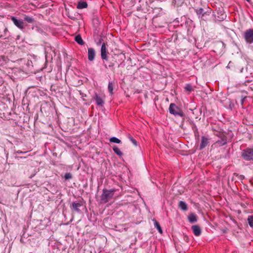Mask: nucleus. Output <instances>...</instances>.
<instances>
[{
  "instance_id": "23",
  "label": "nucleus",
  "mask_w": 253,
  "mask_h": 253,
  "mask_svg": "<svg viewBox=\"0 0 253 253\" xmlns=\"http://www.w3.org/2000/svg\"><path fill=\"white\" fill-rule=\"evenodd\" d=\"M24 19L29 23H32L34 22V19L33 17L27 15L24 16Z\"/></svg>"
},
{
  "instance_id": "8",
  "label": "nucleus",
  "mask_w": 253,
  "mask_h": 253,
  "mask_svg": "<svg viewBox=\"0 0 253 253\" xmlns=\"http://www.w3.org/2000/svg\"><path fill=\"white\" fill-rule=\"evenodd\" d=\"M108 53L107 49L106 47V44L103 42L101 48V57L103 60H105L106 61L108 60Z\"/></svg>"
},
{
  "instance_id": "25",
  "label": "nucleus",
  "mask_w": 253,
  "mask_h": 253,
  "mask_svg": "<svg viewBox=\"0 0 253 253\" xmlns=\"http://www.w3.org/2000/svg\"><path fill=\"white\" fill-rule=\"evenodd\" d=\"M128 138L129 139V140L133 143V144L135 146L137 145V143L136 140L134 139L130 134H129L127 136Z\"/></svg>"
},
{
  "instance_id": "13",
  "label": "nucleus",
  "mask_w": 253,
  "mask_h": 253,
  "mask_svg": "<svg viewBox=\"0 0 253 253\" xmlns=\"http://www.w3.org/2000/svg\"><path fill=\"white\" fill-rule=\"evenodd\" d=\"M193 233L196 236H199L201 234V229L198 225H193L191 227Z\"/></svg>"
},
{
  "instance_id": "33",
  "label": "nucleus",
  "mask_w": 253,
  "mask_h": 253,
  "mask_svg": "<svg viewBox=\"0 0 253 253\" xmlns=\"http://www.w3.org/2000/svg\"><path fill=\"white\" fill-rule=\"evenodd\" d=\"M103 65H104V67H105V68L107 69L108 68V66H107V65L106 64L103 63Z\"/></svg>"
},
{
  "instance_id": "26",
  "label": "nucleus",
  "mask_w": 253,
  "mask_h": 253,
  "mask_svg": "<svg viewBox=\"0 0 253 253\" xmlns=\"http://www.w3.org/2000/svg\"><path fill=\"white\" fill-rule=\"evenodd\" d=\"M184 88L186 90L189 92H191L193 90V87L190 84H187L185 86Z\"/></svg>"
},
{
  "instance_id": "21",
  "label": "nucleus",
  "mask_w": 253,
  "mask_h": 253,
  "mask_svg": "<svg viewBox=\"0 0 253 253\" xmlns=\"http://www.w3.org/2000/svg\"><path fill=\"white\" fill-rule=\"evenodd\" d=\"M109 141L110 142L120 144L121 143V140L116 137H112L110 138Z\"/></svg>"
},
{
  "instance_id": "32",
  "label": "nucleus",
  "mask_w": 253,
  "mask_h": 253,
  "mask_svg": "<svg viewBox=\"0 0 253 253\" xmlns=\"http://www.w3.org/2000/svg\"><path fill=\"white\" fill-rule=\"evenodd\" d=\"M188 239V237L186 236H184V240H185L186 241H187Z\"/></svg>"
},
{
  "instance_id": "37",
  "label": "nucleus",
  "mask_w": 253,
  "mask_h": 253,
  "mask_svg": "<svg viewBox=\"0 0 253 253\" xmlns=\"http://www.w3.org/2000/svg\"><path fill=\"white\" fill-rule=\"evenodd\" d=\"M248 2H250V0H246Z\"/></svg>"
},
{
  "instance_id": "6",
  "label": "nucleus",
  "mask_w": 253,
  "mask_h": 253,
  "mask_svg": "<svg viewBox=\"0 0 253 253\" xmlns=\"http://www.w3.org/2000/svg\"><path fill=\"white\" fill-rule=\"evenodd\" d=\"M11 19L14 25L18 28L20 29H23L24 28V22L22 20L18 19L14 16H12Z\"/></svg>"
},
{
  "instance_id": "18",
  "label": "nucleus",
  "mask_w": 253,
  "mask_h": 253,
  "mask_svg": "<svg viewBox=\"0 0 253 253\" xmlns=\"http://www.w3.org/2000/svg\"><path fill=\"white\" fill-rule=\"evenodd\" d=\"M192 128L195 134L196 139L199 140L200 136L198 131V128L195 125H193Z\"/></svg>"
},
{
  "instance_id": "22",
  "label": "nucleus",
  "mask_w": 253,
  "mask_h": 253,
  "mask_svg": "<svg viewBox=\"0 0 253 253\" xmlns=\"http://www.w3.org/2000/svg\"><path fill=\"white\" fill-rule=\"evenodd\" d=\"M113 150L114 152L118 156H122L123 155V153L121 151V150L119 149V148L115 146L113 148Z\"/></svg>"
},
{
  "instance_id": "11",
  "label": "nucleus",
  "mask_w": 253,
  "mask_h": 253,
  "mask_svg": "<svg viewBox=\"0 0 253 253\" xmlns=\"http://www.w3.org/2000/svg\"><path fill=\"white\" fill-rule=\"evenodd\" d=\"M195 12L199 18H202L205 15H209L210 12H204L202 8L195 9Z\"/></svg>"
},
{
  "instance_id": "31",
  "label": "nucleus",
  "mask_w": 253,
  "mask_h": 253,
  "mask_svg": "<svg viewBox=\"0 0 253 253\" xmlns=\"http://www.w3.org/2000/svg\"><path fill=\"white\" fill-rule=\"evenodd\" d=\"M245 98H246V97L242 98V99H241V103H242V104H243V103H244V101Z\"/></svg>"
},
{
  "instance_id": "10",
  "label": "nucleus",
  "mask_w": 253,
  "mask_h": 253,
  "mask_svg": "<svg viewBox=\"0 0 253 253\" xmlns=\"http://www.w3.org/2000/svg\"><path fill=\"white\" fill-rule=\"evenodd\" d=\"M93 98L95 100L96 103L98 106L101 107H102L103 106L104 102L102 98L100 96H99V95L97 93H95L94 94Z\"/></svg>"
},
{
  "instance_id": "16",
  "label": "nucleus",
  "mask_w": 253,
  "mask_h": 253,
  "mask_svg": "<svg viewBox=\"0 0 253 253\" xmlns=\"http://www.w3.org/2000/svg\"><path fill=\"white\" fill-rule=\"evenodd\" d=\"M87 7V3L86 1H80L78 2L77 5L78 9H83L86 8Z\"/></svg>"
},
{
  "instance_id": "15",
  "label": "nucleus",
  "mask_w": 253,
  "mask_h": 253,
  "mask_svg": "<svg viewBox=\"0 0 253 253\" xmlns=\"http://www.w3.org/2000/svg\"><path fill=\"white\" fill-rule=\"evenodd\" d=\"M178 208L183 211H186L188 210V206L185 202L180 201L178 204Z\"/></svg>"
},
{
  "instance_id": "17",
  "label": "nucleus",
  "mask_w": 253,
  "mask_h": 253,
  "mask_svg": "<svg viewBox=\"0 0 253 253\" xmlns=\"http://www.w3.org/2000/svg\"><path fill=\"white\" fill-rule=\"evenodd\" d=\"M75 41L80 45H84V42L83 40L80 35H77L75 38Z\"/></svg>"
},
{
  "instance_id": "5",
  "label": "nucleus",
  "mask_w": 253,
  "mask_h": 253,
  "mask_svg": "<svg viewBox=\"0 0 253 253\" xmlns=\"http://www.w3.org/2000/svg\"><path fill=\"white\" fill-rule=\"evenodd\" d=\"M210 143V139L205 136L201 137V141L199 149L201 150L204 149Z\"/></svg>"
},
{
  "instance_id": "34",
  "label": "nucleus",
  "mask_w": 253,
  "mask_h": 253,
  "mask_svg": "<svg viewBox=\"0 0 253 253\" xmlns=\"http://www.w3.org/2000/svg\"><path fill=\"white\" fill-rule=\"evenodd\" d=\"M82 94V97H85V96H86V95H85V94H84V95L83 93H82V94Z\"/></svg>"
},
{
  "instance_id": "30",
  "label": "nucleus",
  "mask_w": 253,
  "mask_h": 253,
  "mask_svg": "<svg viewBox=\"0 0 253 253\" xmlns=\"http://www.w3.org/2000/svg\"><path fill=\"white\" fill-rule=\"evenodd\" d=\"M239 178H240V179H244V175H240L239 176Z\"/></svg>"
},
{
  "instance_id": "35",
  "label": "nucleus",
  "mask_w": 253,
  "mask_h": 253,
  "mask_svg": "<svg viewBox=\"0 0 253 253\" xmlns=\"http://www.w3.org/2000/svg\"><path fill=\"white\" fill-rule=\"evenodd\" d=\"M243 69H243V68H242L241 69L240 72H241V73H242V72H243Z\"/></svg>"
},
{
  "instance_id": "12",
  "label": "nucleus",
  "mask_w": 253,
  "mask_h": 253,
  "mask_svg": "<svg viewBox=\"0 0 253 253\" xmlns=\"http://www.w3.org/2000/svg\"><path fill=\"white\" fill-rule=\"evenodd\" d=\"M95 56V51L93 48H88V59L92 61L94 60Z\"/></svg>"
},
{
  "instance_id": "1",
  "label": "nucleus",
  "mask_w": 253,
  "mask_h": 253,
  "mask_svg": "<svg viewBox=\"0 0 253 253\" xmlns=\"http://www.w3.org/2000/svg\"><path fill=\"white\" fill-rule=\"evenodd\" d=\"M117 190L116 189H111L107 190V189H103L102 190V194L100 196V202L102 204H105L107 203L110 199H111Z\"/></svg>"
},
{
  "instance_id": "7",
  "label": "nucleus",
  "mask_w": 253,
  "mask_h": 253,
  "mask_svg": "<svg viewBox=\"0 0 253 253\" xmlns=\"http://www.w3.org/2000/svg\"><path fill=\"white\" fill-rule=\"evenodd\" d=\"M218 136L221 138V139L217 140L215 142V144L219 146H222L225 145L228 141L227 137L222 133H220Z\"/></svg>"
},
{
  "instance_id": "27",
  "label": "nucleus",
  "mask_w": 253,
  "mask_h": 253,
  "mask_svg": "<svg viewBox=\"0 0 253 253\" xmlns=\"http://www.w3.org/2000/svg\"><path fill=\"white\" fill-rule=\"evenodd\" d=\"M72 178V174L70 173V172H68V173H66L65 175H64V178L66 180H69L70 179H71Z\"/></svg>"
},
{
  "instance_id": "20",
  "label": "nucleus",
  "mask_w": 253,
  "mask_h": 253,
  "mask_svg": "<svg viewBox=\"0 0 253 253\" xmlns=\"http://www.w3.org/2000/svg\"><path fill=\"white\" fill-rule=\"evenodd\" d=\"M154 223L155 227L157 229L159 232L160 233H162L163 230H162V229L160 224L159 223V222L156 220H154Z\"/></svg>"
},
{
  "instance_id": "14",
  "label": "nucleus",
  "mask_w": 253,
  "mask_h": 253,
  "mask_svg": "<svg viewBox=\"0 0 253 253\" xmlns=\"http://www.w3.org/2000/svg\"><path fill=\"white\" fill-rule=\"evenodd\" d=\"M189 221L191 223H194L197 221V216L194 213H191L188 217Z\"/></svg>"
},
{
  "instance_id": "4",
  "label": "nucleus",
  "mask_w": 253,
  "mask_h": 253,
  "mask_svg": "<svg viewBox=\"0 0 253 253\" xmlns=\"http://www.w3.org/2000/svg\"><path fill=\"white\" fill-rule=\"evenodd\" d=\"M242 156L246 161L253 160V150L247 149L243 151Z\"/></svg>"
},
{
  "instance_id": "3",
  "label": "nucleus",
  "mask_w": 253,
  "mask_h": 253,
  "mask_svg": "<svg viewBox=\"0 0 253 253\" xmlns=\"http://www.w3.org/2000/svg\"><path fill=\"white\" fill-rule=\"evenodd\" d=\"M244 38L247 43H253V29L247 30L244 34Z\"/></svg>"
},
{
  "instance_id": "2",
  "label": "nucleus",
  "mask_w": 253,
  "mask_h": 253,
  "mask_svg": "<svg viewBox=\"0 0 253 253\" xmlns=\"http://www.w3.org/2000/svg\"><path fill=\"white\" fill-rule=\"evenodd\" d=\"M169 110V113L174 115L175 116H179L182 118H183L185 116L182 110L174 103L170 104Z\"/></svg>"
},
{
  "instance_id": "28",
  "label": "nucleus",
  "mask_w": 253,
  "mask_h": 253,
  "mask_svg": "<svg viewBox=\"0 0 253 253\" xmlns=\"http://www.w3.org/2000/svg\"><path fill=\"white\" fill-rule=\"evenodd\" d=\"M114 66V64L112 62H111L109 63V64L108 65V67L109 68H112Z\"/></svg>"
},
{
  "instance_id": "24",
  "label": "nucleus",
  "mask_w": 253,
  "mask_h": 253,
  "mask_svg": "<svg viewBox=\"0 0 253 253\" xmlns=\"http://www.w3.org/2000/svg\"><path fill=\"white\" fill-rule=\"evenodd\" d=\"M248 223H249V224L250 226V227H251L252 228H253V215L249 216V217L248 218Z\"/></svg>"
},
{
  "instance_id": "36",
  "label": "nucleus",
  "mask_w": 253,
  "mask_h": 253,
  "mask_svg": "<svg viewBox=\"0 0 253 253\" xmlns=\"http://www.w3.org/2000/svg\"><path fill=\"white\" fill-rule=\"evenodd\" d=\"M6 31H7V28H5V29H4V32H6Z\"/></svg>"
},
{
  "instance_id": "29",
  "label": "nucleus",
  "mask_w": 253,
  "mask_h": 253,
  "mask_svg": "<svg viewBox=\"0 0 253 253\" xmlns=\"http://www.w3.org/2000/svg\"><path fill=\"white\" fill-rule=\"evenodd\" d=\"M18 154H23V153H26V152H23L22 151H20V150H18L16 152Z\"/></svg>"
},
{
  "instance_id": "9",
  "label": "nucleus",
  "mask_w": 253,
  "mask_h": 253,
  "mask_svg": "<svg viewBox=\"0 0 253 253\" xmlns=\"http://www.w3.org/2000/svg\"><path fill=\"white\" fill-rule=\"evenodd\" d=\"M83 206L82 202H74L72 203V206H71V209L72 210L75 211H76L79 212L80 211V210L79 208Z\"/></svg>"
},
{
  "instance_id": "19",
  "label": "nucleus",
  "mask_w": 253,
  "mask_h": 253,
  "mask_svg": "<svg viewBox=\"0 0 253 253\" xmlns=\"http://www.w3.org/2000/svg\"><path fill=\"white\" fill-rule=\"evenodd\" d=\"M114 87V83L110 82H109L108 85V89L110 94H113V89Z\"/></svg>"
}]
</instances>
